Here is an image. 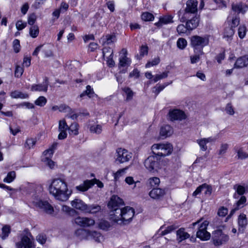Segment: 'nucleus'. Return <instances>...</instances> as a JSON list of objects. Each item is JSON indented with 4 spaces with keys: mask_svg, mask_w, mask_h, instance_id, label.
Listing matches in <instances>:
<instances>
[{
    "mask_svg": "<svg viewBox=\"0 0 248 248\" xmlns=\"http://www.w3.org/2000/svg\"><path fill=\"white\" fill-rule=\"evenodd\" d=\"M48 190L56 200L62 202L66 201L72 194V191L68 189L66 182L61 178L52 179Z\"/></svg>",
    "mask_w": 248,
    "mask_h": 248,
    "instance_id": "1",
    "label": "nucleus"
},
{
    "mask_svg": "<svg viewBox=\"0 0 248 248\" xmlns=\"http://www.w3.org/2000/svg\"><path fill=\"white\" fill-rule=\"evenodd\" d=\"M134 214V209L129 206L117 209L115 210L113 215L114 220L118 223H123L124 224H126L130 222Z\"/></svg>",
    "mask_w": 248,
    "mask_h": 248,
    "instance_id": "2",
    "label": "nucleus"
},
{
    "mask_svg": "<svg viewBox=\"0 0 248 248\" xmlns=\"http://www.w3.org/2000/svg\"><path fill=\"white\" fill-rule=\"evenodd\" d=\"M198 1L197 0H188L186 3V7L184 12H178V16L181 22H184L191 16L197 15L198 11Z\"/></svg>",
    "mask_w": 248,
    "mask_h": 248,
    "instance_id": "3",
    "label": "nucleus"
},
{
    "mask_svg": "<svg viewBox=\"0 0 248 248\" xmlns=\"http://www.w3.org/2000/svg\"><path fill=\"white\" fill-rule=\"evenodd\" d=\"M151 149L153 154L157 157L168 155L172 151V147L170 143L154 144Z\"/></svg>",
    "mask_w": 248,
    "mask_h": 248,
    "instance_id": "4",
    "label": "nucleus"
},
{
    "mask_svg": "<svg viewBox=\"0 0 248 248\" xmlns=\"http://www.w3.org/2000/svg\"><path fill=\"white\" fill-rule=\"evenodd\" d=\"M144 164L146 169L150 172L157 171L162 167L160 159L155 155L149 156L145 160Z\"/></svg>",
    "mask_w": 248,
    "mask_h": 248,
    "instance_id": "5",
    "label": "nucleus"
},
{
    "mask_svg": "<svg viewBox=\"0 0 248 248\" xmlns=\"http://www.w3.org/2000/svg\"><path fill=\"white\" fill-rule=\"evenodd\" d=\"M212 240L216 246H218L227 242L229 236L220 230H217L212 233Z\"/></svg>",
    "mask_w": 248,
    "mask_h": 248,
    "instance_id": "6",
    "label": "nucleus"
},
{
    "mask_svg": "<svg viewBox=\"0 0 248 248\" xmlns=\"http://www.w3.org/2000/svg\"><path fill=\"white\" fill-rule=\"evenodd\" d=\"M94 184H96L97 186L100 188H102L104 186L102 182H101L99 180L94 178L90 180H87L84 181L82 184L77 186L76 187V189L78 191L84 192L88 190Z\"/></svg>",
    "mask_w": 248,
    "mask_h": 248,
    "instance_id": "7",
    "label": "nucleus"
},
{
    "mask_svg": "<svg viewBox=\"0 0 248 248\" xmlns=\"http://www.w3.org/2000/svg\"><path fill=\"white\" fill-rule=\"evenodd\" d=\"M124 202L122 199L117 195H112L108 203V207L111 209V216L114 215L115 210L122 208V206H124Z\"/></svg>",
    "mask_w": 248,
    "mask_h": 248,
    "instance_id": "8",
    "label": "nucleus"
},
{
    "mask_svg": "<svg viewBox=\"0 0 248 248\" xmlns=\"http://www.w3.org/2000/svg\"><path fill=\"white\" fill-rule=\"evenodd\" d=\"M191 44L194 47V52H196L197 49L202 48L208 44V40L199 36H193L191 38Z\"/></svg>",
    "mask_w": 248,
    "mask_h": 248,
    "instance_id": "9",
    "label": "nucleus"
},
{
    "mask_svg": "<svg viewBox=\"0 0 248 248\" xmlns=\"http://www.w3.org/2000/svg\"><path fill=\"white\" fill-rule=\"evenodd\" d=\"M116 153L115 161L118 162L119 163L128 162L132 157L131 153L124 149L119 148L117 150Z\"/></svg>",
    "mask_w": 248,
    "mask_h": 248,
    "instance_id": "10",
    "label": "nucleus"
},
{
    "mask_svg": "<svg viewBox=\"0 0 248 248\" xmlns=\"http://www.w3.org/2000/svg\"><path fill=\"white\" fill-rule=\"evenodd\" d=\"M208 225V223L207 221L202 222L197 232V237L202 240H207L210 238V233L206 231Z\"/></svg>",
    "mask_w": 248,
    "mask_h": 248,
    "instance_id": "11",
    "label": "nucleus"
},
{
    "mask_svg": "<svg viewBox=\"0 0 248 248\" xmlns=\"http://www.w3.org/2000/svg\"><path fill=\"white\" fill-rule=\"evenodd\" d=\"M169 119L171 121H182L186 118L184 111L178 109H170L168 113Z\"/></svg>",
    "mask_w": 248,
    "mask_h": 248,
    "instance_id": "12",
    "label": "nucleus"
},
{
    "mask_svg": "<svg viewBox=\"0 0 248 248\" xmlns=\"http://www.w3.org/2000/svg\"><path fill=\"white\" fill-rule=\"evenodd\" d=\"M75 223L81 227H90L95 224L93 219L87 217H78L75 219Z\"/></svg>",
    "mask_w": 248,
    "mask_h": 248,
    "instance_id": "13",
    "label": "nucleus"
},
{
    "mask_svg": "<svg viewBox=\"0 0 248 248\" xmlns=\"http://www.w3.org/2000/svg\"><path fill=\"white\" fill-rule=\"evenodd\" d=\"M34 205L43 210L46 213L51 214L54 212L53 207L47 201L39 200L33 202Z\"/></svg>",
    "mask_w": 248,
    "mask_h": 248,
    "instance_id": "14",
    "label": "nucleus"
},
{
    "mask_svg": "<svg viewBox=\"0 0 248 248\" xmlns=\"http://www.w3.org/2000/svg\"><path fill=\"white\" fill-rule=\"evenodd\" d=\"M71 205L77 210L85 212L87 209V205L79 199H75L72 201Z\"/></svg>",
    "mask_w": 248,
    "mask_h": 248,
    "instance_id": "15",
    "label": "nucleus"
},
{
    "mask_svg": "<svg viewBox=\"0 0 248 248\" xmlns=\"http://www.w3.org/2000/svg\"><path fill=\"white\" fill-rule=\"evenodd\" d=\"M246 197L244 196H242L240 199L234 204L233 208L231 210L229 216L231 217L236 211L243 208L246 205Z\"/></svg>",
    "mask_w": 248,
    "mask_h": 248,
    "instance_id": "16",
    "label": "nucleus"
},
{
    "mask_svg": "<svg viewBox=\"0 0 248 248\" xmlns=\"http://www.w3.org/2000/svg\"><path fill=\"white\" fill-rule=\"evenodd\" d=\"M48 84V78L47 77H45L43 84L32 85L31 87V91L39 92L44 91L46 92L47 90Z\"/></svg>",
    "mask_w": 248,
    "mask_h": 248,
    "instance_id": "17",
    "label": "nucleus"
},
{
    "mask_svg": "<svg viewBox=\"0 0 248 248\" xmlns=\"http://www.w3.org/2000/svg\"><path fill=\"white\" fill-rule=\"evenodd\" d=\"M191 18L186 20V25L189 31H192L196 28L199 24V17L197 15L191 16Z\"/></svg>",
    "mask_w": 248,
    "mask_h": 248,
    "instance_id": "18",
    "label": "nucleus"
},
{
    "mask_svg": "<svg viewBox=\"0 0 248 248\" xmlns=\"http://www.w3.org/2000/svg\"><path fill=\"white\" fill-rule=\"evenodd\" d=\"M238 224L239 226V232H243L248 224V221L246 215L244 214H241L239 216L238 218Z\"/></svg>",
    "mask_w": 248,
    "mask_h": 248,
    "instance_id": "19",
    "label": "nucleus"
},
{
    "mask_svg": "<svg viewBox=\"0 0 248 248\" xmlns=\"http://www.w3.org/2000/svg\"><path fill=\"white\" fill-rule=\"evenodd\" d=\"M232 11L235 13L234 14L239 15V13L244 14L248 10V7L245 4L240 2L236 4L232 3Z\"/></svg>",
    "mask_w": 248,
    "mask_h": 248,
    "instance_id": "20",
    "label": "nucleus"
},
{
    "mask_svg": "<svg viewBox=\"0 0 248 248\" xmlns=\"http://www.w3.org/2000/svg\"><path fill=\"white\" fill-rule=\"evenodd\" d=\"M248 65V57L244 56L238 58L235 62L234 68H242Z\"/></svg>",
    "mask_w": 248,
    "mask_h": 248,
    "instance_id": "21",
    "label": "nucleus"
},
{
    "mask_svg": "<svg viewBox=\"0 0 248 248\" xmlns=\"http://www.w3.org/2000/svg\"><path fill=\"white\" fill-rule=\"evenodd\" d=\"M89 233L88 240H93L96 242L100 243L104 240L103 236L97 231L90 230Z\"/></svg>",
    "mask_w": 248,
    "mask_h": 248,
    "instance_id": "22",
    "label": "nucleus"
},
{
    "mask_svg": "<svg viewBox=\"0 0 248 248\" xmlns=\"http://www.w3.org/2000/svg\"><path fill=\"white\" fill-rule=\"evenodd\" d=\"M89 230H86L84 229H79L77 230L75 234L76 236L80 240H88V237L89 236Z\"/></svg>",
    "mask_w": 248,
    "mask_h": 248,
    "instance_id": "23",
    "label": "nucleus"
},
{
    "mask_svg": "<svg viewBox=\"0 0 248 248\" xmlns=\"http://www.w3.org/2000/svg\"><path fill=\"white\" fill-rule=\"evenodd\" d=\"M172 133V128L169 125H165L161 127L160 135L163 138L170 136Z\"/></svg>",
    "mask_w": 248,
    "mask_h": 248,
    "instance_id": "24",
    "label": "nucleus"
},
{
    "mask_svg": "<svg viewBox=\"0 0 248 248\" xmlns=\"http://www.w3.org/2000/svg\"><path fill=\"white\" fill-rule=\"evenodd\" d=\"M165 190L161 188H153L149 193V196L153 199H157L164 196Z\"/></svg>",
    "mask_w": 248,
    "mask_h": 248,
    "instance_id": "25",
    "label": "nucleus"
},
{
    "mask_svg": "<svg viewBox=\"0 0 248 248\" xmlns=\"http://www.w3.org/2000/svg\"><path fill=\"white\" fill-rule=\"evenodd\" d=\"M176 234L177 235V240L179 243L181 242L183 240H184L188 237H189L190 235L185 232V229L183 228H181L179 229L177 232Z\"/></svg>",
    "mask_w": 248,
    "mask_h": 248,
    "instance_id": "26",
    "label": "nucleus"
},
{
    "mask_svg": "<svg viewBox=\"0 0 248 248\" xmlns=\"http://www.w3.org/2000/svg\"><path fill=\"white\" fill-rule=\"evenodd\" d=\"M103 45H110L116 41V36L115 34H107L103 38Z\"/></svg>",
    "mask_w": 248,
    "mask_h": 248,
    "instance_id": "27",
    "label": "nucleus"
},
{
    "mask_svg": "<svg viewBox=\"0 0 248 248\" xmlns=\"http://www.w3.org/2000/svg\"><path fill=\"white\" fill-rule=\"evenodd\" d=\"M233 188L235 189L236 193H235L233 195V197L235 199H238L239 197L238 195H243L246 191L245 187L240 185H235L233 186Z\"/></svg>",
    "mask_w": 248,
    "mask_h": 248,
    "instance_id": "28",
    "label": "nucleus"
},
{
    "mask_svg": "<svg viewBox=\"0 0 248 248\" xmlns=\"http://www.w3.org/2000/svg\"><path fill=\"white\" fill-rule=\"evenodd\" d=\"M228 19L232 21L231 27L233 29L237 26L240 22V17L238 14H233L232 16H229Z\"/></svg>",
    "mask_w": 248,
    "mask_h": 248,
    "instance_id": "29",
    "label": "nucleus"
},
{
    "mask_svg": "<svg viewBox=\"0 0 248 248\" xmlns=\"http://www.w3.org/2000/svg\"><path fill=\"white\" fill-rule=\"evenodd\" d=\"M21 241L24 248H31L33 247V242L28 236H23Z\"/></svg>",
    "mask_w": 248,
    "mask_h": 248,
    "instance_id": "30",
    "label": "nucleus"
},
{
    "mask_svg": "<svg viewBox=\"0 0 248 248\" xmlns=\"http://www.w3.org/2000/svg\"><path fill=\"white\" fill-rule=\"evenodd\" d=\"M94 92L93 90V89L90 85H87L86 86V90L80 94V97L82 98L85 95H87L89 98L93 97L94 95Z\"/></svg>",
    "mask_w": 248,
    "mask_h": 248,
    "instance_id": "31",
    "label": "nucleus"
},
{
    "mask_svg": "<svg viewBox=\"0 0 248 248\" xmlns=\"http://www.w3.org/2000/svg\"><path fill=\"white\" fill-rule=\"evenodd\" d=\"M62 210L65 213L67 214L68 215L72 217L76 216L78 213L75 209L67 205H63L62 208Z\"/></svg>",
    "mask_w": 248,
    "mask_h": 248,
    "instance_id": "32",
    "label": "nucleus"
},
{
    "mask_svg": "<svg viewBox=\"0 0 248 248\" xmlns=\"http://www.w3.org/2000/svg\"><path fill=\"white\" fill-rule=\"evenodd\" d=\"M11 96L13 98L25 99L29 97L27 93H23L18 91H15L11 93Z\"/></svg>",
    "mask_w": 248,
    "mask_h": 248,
    "instance_id": "33",
    "label": "nucleus"
},
{
    "mask_svg": "<svg viewBox=\"0 0 248 248\" xmlns=\"http://www.w3.org/2000/svg\"><path fill=\"white\" fill-rule=\"evenodd\" d=\"M195 54L194 56L190 57L191 62L195 63L200 60V57L203 54V51L202 48L197 49L196 52H194Z\"/></svg>",
    "mask_w": 248,
    "mask_h": 248,
    "instance_id": "34",
    "label": "nucleus"
},
{
    "mask_svg": "<svg viewBox=\"0 0 248 248\" xmlns=\"http://www.w3.org/2000/svg\"><path fill=\"white\" fill-rule=\"evenodd\" d=\"M78 128L79 125L76 123L72 124L68 128L70 134H73L74 135H77L78 134Z\"/></svg>",
    "mask_w": 248,
    "mask_h": 248,
    "instance_id": "35",
    "label": "nucleus"
},
{
    "mask_svg": "<svg viewBox=\"0 0 248 248\" xmlns=\"http://www.w3.org/2000/svg\"><path fill=\"white\" fill-rule=\"evenodd\" d=\"M172 22V17L171 16H166L160 18L159 22L156 23V25L159 27L162 23L167 24Z\"/></svg>",
    "mask_w": 248,
    "mask_h": 248,
    "instance_id": "36",
    "label": "nucleus"
},
{
    "mask_svg": "<svg viewBox=\"0 0 248 248\" xmlns=\"http://www.w3.org/2000/svg\"><path fill=\"white\" fill-rule=\"evenodd\" d=\"M234 150L237 154L238 159H243L248 157V154L247 155L246 153L243 152L242 148L238 149V147H235Z\"/></svg>",
    "mask_w": 248,
    "mask_h": 248,
    "instance_id": "37",
    "label": "nucleus"
},
{
    "mask_svg": "<svg viewBox=\"0 0 248 248\" xmlns=\"http://www.w3.org/2000/svg\"><path fill=\"white\" fill-rule=\"evenodd\" d=\"M234 33V31L233 28L231 27L226 28L224 32V37L227 38L228 40L232 36Z\"/></svg>",
    "mask_w": 248,
    "mask_h": 248,
    "instance_id": "38",
    "label": "nucleus"
},
{
    "mask_svg": "<svg viewBox=\"0 0 248 248\" xmlns=\"http://www.w3.org/2000/svg\"><path fill=\"white\" fill-rule=\"evenodd\" d=\"M16 176L15 171H11L8 173L7 176L3 179V182L8 183H11L15 180Z\"/></svg>",
    "mask_w": 248,
    "mask_h": 248,
    "instance_id": "39",
    "label": "nucleus"
},
{
    "mask_svg": "<svg viewBox=\"0 0 248 248\" xmlns=\"http://www.w3.org/2000/svg\"><path fill=\"white\" fill-rule=\"evenodd\" d=\"M172 81L170 83H165L162 85H156L154 88L153 92L157 95L162 90H163L166 86L171 84Z\"/></svg>",
    "mask_w": 248,
    "mask_h": 248,
    "instance_id": "40",
    "label": "nucleus"
},
{
    "mask_svg": "<svg viewBox=\"0 0 248 248\" xmlns=\"http://www.w3.org/2000/svg\"><path fill=\"white\" fill-rule=\"evenodd\" d=\"M128 169V167L119 170L117 172L114 173V178L115 181H118L121 176H123L126 170Z\"/></svg>",
    "mask_w": 248,
    "mask_h": 248,
    "instance_id": "41",
    "label": "nucleus"
},
{
    "mask_svg": "<svg viewBox=\"0 0 248 248\" xmlns=\"http://www.w3.org/2000/svg\"><path fill=\"white\" fill-rule=\"evenodd\" d=\"M90 131L92 133L99 134L102 131V126L100 124L91 125L90 127Z\"/></svg>",
    "mask_w": 248,
    "mask_h": 248,
    "instance_id": "42",
    "label": "nucleus"
},
{
    "mask_svg": "<svg viewBox=\"0 0 248 248\" xmlns=\"http://www.w3.org/2000/svg\"><path fill=\"white\" fill-rule=\"evenodd\" d=\"M39 32V28L37 25H34L31 27L30 29V34L32 38L36 37Z\"/></svg>",
    "mask_w": 248,
    "mask_h": 248,
    "instance_id": "43",
    "label": "nucleus"
},
{
    "mask_svg": "<svg viewBox=\"0 0 248 248\" xmlns=\"http://www.w3.org/2000/svg\"><path fill=\"white\" fill-rule=\"evenodd\" d=\"M131 60L124 55L120 59L119 65L121 66L124 67L130 64Z\"/></svg>",
    "mask_w": 248,
    "mask_h": 248,
    "instance_id": "44",
    "label": "nucleus"
},
{
    "mask_svg": "<svg viewBox=\"0 0 248 248\" xmlns=\"http://www.w3.org/2000/svg\"><path fill=\"white\" fill-rule=\"evenodd\" d=\"M100 209L101 207L98 205H87V209L85 212L94 214L100 211Z\"/></svg>",
    "mask_w": 248,
    "mask_h": 248,
    "instance_id": "45",
    "label": "nucleus"
},
{
    "mask_svg": "<svg viewBox=\"0 0 248 248\" xmlns=\"http://www.w3.org/2000/svg\"><path fill=\"white\" fill-rule=\"evenodd\" d=\"M196 142L199 144L201 149L202 151H205L207 149V147L206 146L207 143L205 140V138L198 139L197 140Z\"/></svg>",
    "mask_w": 248,
    "mask_h": 248,
    "instance_id": "46",
    "label": "nucleus"
},
{
    "mask_svg": "<svg viewBox=\"0 0 248 248\" xmlns=\"http://www.w3.org/2000/svg\"><path fill=\"white\" fill-rule=\"evenodd\" d=\"M10 227L9 225H4L2 229L1 238L4 240L8 237L10 232Z\"/></svg>",
    "mask_w": 248,
    "mask_h": 248,
    "instance_id": "47",
    "label": "nucleus"
},
{
    "mask_svg": "<svg viewBox=\"0 0 248 248\" xmlns=\"http://www.w3.org/2000/svg\"><path fill=\"white\" fill-rule=\"evenodd\" d=\"M148 47L147 46H141L140 48V56L138 54L136 56L137 59H140L141 57L145 55H147Z\"/></svg>",
    "mask_w": 248,
    "mask_h": 248,
    "instance_id": "48",
    "label": "nucleus"
},
{
    "mask_svg": "<svg viewBox=\"0 0 248 248\" xmlns=\"http://www.w3.org/2000/svg\"><path fill=\"white\" fill-rule=\"evenodd\" d=\"M141 19L145 21H152L154 18L153 15L149 12H145L142 13L141 16Z\"/></svg>",
    "mask_w": 248,
    "mask_h": 248,
    "instance_id": "49",
    "label": "nucleus"
},
{
    "mask_svg": "<svg viewBox=\"0 0 248 248\" xmlns=\"http://www.w3.org/2000/svg\"><path fill=\"white\" fill-rule=\"evenodd\" d=\"M149 183L152 187H156L158 186L160 183V179L156 177H153L149 179Z\"/></svg>",
    "mask_w": 248,
    "mask_h": 248,
    "instance_id": "50",
    "label": "nucleus"
},
{
    "mask_svg": "<svg viewBox=\"0 0 248 248\" xmlns=\"http://www.w3.org/2000/svg\"><path fill=\"white\" fill-rule=\"evenodd\" d=\"M69 126L65 120H62L59 123V131H66L68 129Z\"/></svg>",
    "mask_w": 248,
    "mask_h": 248,
    "instance_id": "51",
    "label": "nucleus"
},
{
    "mask_svg": "<svg viewBox=\"0 0 248 248\" xmlns=\"http://www.w3.org/2000/svg\"><path fill=\"white\" fill-rule=\"evenodd\" d=\"M113 52L109 47H105L103 49V57L107 58L108 56H112L113 55Z\"/></svg>",
    "mask_w": 248,
    "mask_h": 248,
    "instance_id": "52",
    "label": "nucleus"
},
{
    "mask_svg": "<svg viewBox=\"0 0 248 248\" xmlns=\"http://www.w3.org/2000/svg\"><path fill=\"white\" fill-rule=\"evenodd\" d=\"M177 228V227L175 226L174 225L169 226L167 227L166 230H165L164 231H162L161 232V233L159 234V235L160 236H162L165 235H166V234H168L169 233L175 230Z\"/></svg>",
    "mask_w": 248,
    "mask_h": 248,
    "instance_id": "53",
    "label": "nucleus"
},
{
    "mask_svg": "<svg viewBox=\"0 0 248 248\" xmlns=\"http://www.w3.org/2000/svg\"><path fill=\"white\" fill-rule=\"evenodd\" d=\"M36 141L33 139H27L24 146L28 149H30L35 144Z\"/></svg>",
    "mask_w": 248,
    "mask_h": 248,
    "instance_id": "54",
    "label": "nucleus"
},
{
    "mask_svg": "<svg viewBox=\"0 0 248 248\" xmlns=\"http://www.w3.org/2000/svg\"><path fill=\"white\" fill-rule=\"evenodd\" d=\"M123 90L126 94V100H131L133 95L132 91L128 87L124 88Z\"/></svg>",
    "mask_w": 248,
    "mask_h": 248,
    "instance_id": "55",
    "label": "nucleus"
},
{
    "mask_svg": "<svg viewBox=\"0 0 248 248\" xmlns=\"http://www.w3.org/2000/svg\"><path fill=\"white\" fill-rule=\"evenodd\" d=\"M187 45V42L186 39L181 38H179L177 42V46L180 49H184Z\"/></svg>",
    "mask_w": 248,
    "mask_h": 248,
    "instance_id": "56",
    "label": "nucleus"
},
{
    "mask_svg": "<svg viewBox=\"0 0 248 248\" xmlns=\"http://www.w3.org/2000/svg\"><path fill=\"white\" fill-rule=\"evenodd\" d=\"M46 103V99L44 96H40L35 102V105L40 107L44 106Z\"/></svg>",
    "mask_w": 248,
    "mask_h": 248,
    "instance_id": "57",
    "label": "nucleus"
},
{
    "mask_svg": "<svg viewBox=\"0 0 248 248\" xmlns=\"http://www.w3.org/2000/svg\"><path fill=\"white\" fill-rule=\"evenodd\" d=\"M187 30L188 29L187 28V26H185L183 24L178 25L177 28V31L179 34L186 33Z\"/></svg>",
    "mask_w": 248,
    "mask_h": 248,
    "instance_id": "58",
    "label": "nucleus"
},
{
    "mask_svg": "<svg viewBox=\"0 0 248 248\" xmlns=\"http://www.w3.org/2000/svg\"><path fill=\"white\" fill-rule=\"evenodd\" d=\"M229 145L227 143H222L220 145L219 150H218V155H223L225 154L228 150Z\"/></svg>",
    "mask_w": 248,
    "mask_h": 248,
    "instance_id": "59",
    "label": "nucleus"
},
{
    "mask_svg": "<svg viewBox=\"0 0 248 248\" xmlns=\"http://www.w3.org/2000/svg\"><path fill=\"white\" fill-rule=\"evenodd\" d=\"M160 62V59L159 57L155 58L151 62H149L146 64V67H150L151 66H155L158 64Z\"/></svg>",
    "mask_w": 248,
    "mask_h": 248,
    "instance_id": "60",
    "label": "nucleus"
},
{
    "mask_svg": "<svg viewBox=\"0 0 248 248\" xmlns=\"http://www.w3.org/2000/svg\"><path fill=\"white\" fill-rule=\"evenodd\" d=\"M168 72H164L160 75H156L154 78L155 82H156L160 79L166 78L168 77Z\"/></svg>",
    "mask_w": 248,
    "mask_h": 248,
    "instance_id": "61",
    "label": "nucleus"
},
{
    "mask_svg": "<svg viewBox=\"0 0 248 248\" xmlns=\"http://www.w3.org/2000/svg\"><path fill=\"white\" fill-rule=\"evenodd\" d=\"M24 70L23 68L19 65H16L15 72V76L17 78H19L22 75Z\"/></svg>",
    "mask_w": 248,
    "mask_h": 248,
    "instance_id": "62",
    "label": "nucleus"
},
{
    "mask_svg": "<svg viewBox=\"0 0 248 248\" xmlns=\"http://www.w3.org/2000/svg\"><path fill=\"white\" fill-rule=\"evenodd\" d=\"M203 190L204 193L205 195H210L212 193V188L210 185L206 184H203Z\"/></svg>",
    "mask_w": 248,
    "mask_h": 248,
    "instance_id": "63",
    "label": "nucleus"
},
{
    "mask_svg": "<svg viewBox=\"0 0 248 248\" xmlns=\"http://www.w3.org/2000/svg\"><path fill=\"white\" fill-rule=\"evenodd\" d=\"M42 161L47 165L50 169H53L54 166V162L50 158H42Z\"/></svg>",
    "mask_w": 248,
    "mask_h": 248,
    "instance_id": "64",
    "label": "nucleus"
}]
</instances>
